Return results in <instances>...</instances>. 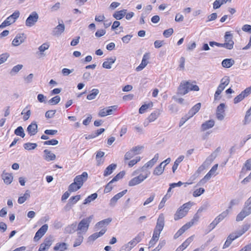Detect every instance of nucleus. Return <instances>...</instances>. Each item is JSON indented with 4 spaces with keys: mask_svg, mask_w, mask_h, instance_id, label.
Instances as JSON below:
<instances>
[{
    "mask_svg": "<svg viewBox=\"0 0 251 251\" xmlns=\"http://www.w3.org/2000/svg\"><path fill=\"white\" fill-rule=\"evenodd\" d=\"M199 87L197 85H193L188 81H182L177 89V94L180 95H184L189 91H198Z\"/></svg>",
    "mask_w": 251,
    "mask_h": 251,
    "instance_id": "1",
    "label": "nucleus"
},
{
    "mask_svg": "<svg viewBox=\"0 0 251 251\" xmlns=\"http://www.w3.org/2000/svg\"><path fill=\"white\" fill-rule=\"evenodd\" d=\"M93 218V216L91 215L88 217L84 218L81 220L77 226V230L82 232H86L89 226V225Z\"/></svg>",
    "mask_w": 251,
    "mask_h": 251,
    "instance_id": "2",
    "label": "nucleus"
},
{
    "mask_svg": "<svg viewBox=\"0 0 251 251\" xmlns=\"http://www.w3.org/2000/svg\"><path fill=\"white\" fill-rule=\"evenodd\" d=\"M251 214V205L250 206H246L244 204V207L241 211L236 216V220L237 222L242 221L245 217Z\"/></svg>",
    "mask_w": 251,
    "mask_h": 251,
    "instance_id": "3",
    "label": "nucleus"
},
{
    "mask_svg": "<svg viewBox=\"0 0 251 251\" xmlns=\"http://www.w3.org/2000/svg\"><path fill=\"white\" fill-rule=\"evenodd\" d=\"M149 176V173H147L145 175L142 174L139 175L138 176L132 178L128 182L129 186H133L140 184L146 179Z\"/></svg>",
    "mask_w": 251,
    "mask_h": 251,
    "instance_id": "4",
    "label": "nucleus"
},
{
    "mask_svg": "<svg viewBox=\"0 0 251 251\" xmlns=\"http://www.w3.org/2000/svg\"><path fill=\"white\" fill-rule=\"evenodd\" d=\"M39 16L36 12H32L25 21V25L27 26L31 27L34 25L37 22Z\"/></svg>",
    "mask_w": 251,
    "mask_h": 251,
    "instance_id": "5",
    "label": "nucleus"
},
{
    "mask_svg": "<svg viewBox=\"0 0 251 251\" xmlns=\"http://www.w3.org/2000/svg\"><path fill=\"white\" fill-rule=\"evenodd\" d=\"M251 93V88H247L234 99V103H237L248 97Z\"/></svg>",
    "mask_w": 251,
    "mask_h": 251,
    "instance_id": "6",
    "label": "nucleus"
},
{
    "mask_svg": "<svg viewBox=\"0 0 251 251\" xmlns=\"http://www.w3.org/2000/svg\"><path fill=\"white\" fill-rule=\"evenodd\" d=\"M88 177V175L87 172H84L80 175L76 176L74 181L76 182V183L80 187H82L83 183L87 180Z\"/></svg>",
    "mask_w": 251,
    "mask_h": 251,
    "instance_id": "7",
    "label": "nucleus"
},
{
    "mask_svg": "<svg viewBox=\"0 0 251 251\" xmlns=\"http://www.w3.org/2000/svg\"><path fill=\"white\" fill-rule=\"evenodd\" d=\"M164 217L163 214H160L157 220L156 225L154 229L161 233L164 226Z\"/></svg>",
    "mask_w": 251,
    "mask_h": 251,
    "instance_id": "8",
    "label": "nucleus"
},
{
    "mask_svg": "<svg viewBox=\"0 0 251 251\" xmlns=\"http://www.w3.org/2000/svg\"><path fill=\"white\" fill-rule=\"evenodd\" d=\"M225 104L220 103L217 107L216 110V117L220 120L222 121L224 119Z\"/></svg>",
    "mask_w": 251,
    "mask_h": 251,
    "instance_id": "9",
    "label": "nucleus"
},
{
    "mask_svg": "<svg viewBox=\"0 0 251 251\" xmlns=\"http://www.w3.org/2000/svg\"><path fill=\"white\" fill-rule=\"evenodd\" d=\"M224 39L226 44L227 45H229L228 50H231L233 48L234 42L232 40L233 35L230 33L229 31H226L225 33V35L224 36Z\"/></svg>",
    "mask_w": 251,
    "mask_h": 251,
    "instance_id": "10",
    "label": "nucleus"
},
{
    "mask_svg": "<svg viewBox=\"0 0 251 251\" xmlns=\"http://www.w3.org/2000/svg\"><path fill=\"white\" fill-rule=\"evenodd\" d=\"M150 58V55L148 53L144 54L141 63L136 68L137 72L142 70L148 64V60Z\"/></svg>",
    "mask_w": 251,
    "mask_h": 251,
    "instance_id": "11",
    "label": "nucleus"
},
{
    "mask_svg": "<svg viewBox=\"0 0 251 251\" xmlns=\"http://www.w3.org/2000/svg\"><path fill=\"white\" fill-rule=\"evenodd\" d=\"M25 39L24 34H18L13 39L12 45L13 46H18L23 43Z\"/></svg>",
    "mask_w": 251,
    "mask_h": 251,
    "instance_id": "12",
    "label": "nucleus"
},
{
    "mask_svg": "<svg viewBox=\"0 0 251 251\" xmlns=\"http://www.w3.org/2000/svg\"><path fill=\"white\" fill-rule=\"evenodd\" d=\"M117 107V105H114L109 107L108 109H106L105 108L101 109L99 113V116L103 117L107 115H111L113 112V109L115 110Z\"/></svg>",
    "mask_w": 251,
    "mask_h": 251,
    "instance_id": "13",
    "label": "nucleus"
},
{
    "mask_svg": "<svg viewBox=\"0 0 251 251\" xmlns=\"http://www.w3.org/2000/svg\"><path fill=\"white\" fill-rule=\"evenodd\" d=\"M127 191V190H124L123 191L115 195L111 199L109 205L111 206H115L118 200L122 197L125 194H126Z\"/></svg>",
    "mask_w": 251,
    "mask_h": 251,
    "instance_id": "14",
    "label": "nucleus"
},
{
    "mask_svg": "<svg viewBox=\"0 0 251 251\" xmlns=\"http://www.w3.org/2000/svg\"><path fill=\"white\" fill-rule=\"evenodd\" d=\"M65 30V25L63 24H59L52 31L51 34L54 36H59Z\"/></svg>",
    "mask_w": 251,
    "mask_h": 251,
    "instance_id": "15",
    "label": "nucleus"
},
{
    "mask_svg": "<svg viewBox=\"0 0 251 251\" xmlns=\"http://www.w3.org/2000/svg\"><path fill=\"white\" fill-rule=\"evenodd\" d=\"M47 230V224L43 225L36 233L34 237L35 241L39 240L46 233Z\"/></svg>",
    "mask_w": 251,
    "mask_h": 251,
    "instance_id": "16",
    "label": "nucleus"
},
{
    "mask_svg": "<svg viewBox=\"0 0 251 251\" xmlns=\"http://www.w3.org/2000/svg\"><path fill=\"white\" fill-rule=\"evenodd\" d=\"M230 82V79L229 76H225L220 81V84L218 86L217 89H219L220 90L223 91L226 86L228 85L229 83Z\"/></svg>",
    "mask_w": 251,
    "mask_h": 251,
    "instance_id": "17",
    "label": "nucleus"
},
{
    "mask_svg": "<svg viewBox=\"0 0 251 251\" xmlns=\"http://www.w3.org/2000/svg\"><path fill=\"white\" fill-rule=\"evenodd\" d=\"M112 219L111 218H108L105 219H104L102 221H100L97 223L95 226V228L97 230L99 228H102L105 226H107L110 224V223L112 221Z\"/></svg>",
    "mask_w": 251,
    "mask_h": 251,
    "instance_id": "18",
    "label": "nucleus"
},
{
    "mask_svg": "<svg viewBox=\"0 0 251 251\" xmlns=\"http://www.w3.org/2000/svg\"><path fill=\"white\" fill-rule=\"evenodd\" d=\"M187 212H186V211L180 206L174 215L175 220L177 221L182 218L187 214Z\"/></svg>",
    "mask_w": 251,
    "mask_h": 251,
    "instance_id": "19",
    "label": "nucleus"
},
{
    "mask_svg": "<svg viewBox=\"0 0 251 251\" xmlns=\"http://www.w3.org/2000/svg\"><path fill=\"white\" fill-rule=\"evenodd\" d=\"M27 131L30 136L35 135L37 132V125L35 123H32L27 126Z\"/></svg>",
    "mask_w": 251,
    "mask_h": 251,
    "instance_id": "20",
    "label": "nucleus"
},
{
    "mask_svg": "<svg viewBox=\"0 0 251 251\" xmlns=\"http://www.w3.org/2000/svg\"><path fill=\"white\" fill-rule=\"evenodd\" d=\"M162 111V110L157 109L152 112L148 118L149 122H152L154 121L160 116Z\"/></svg>",
    "mask_w": 251,
    "mask_h": 251,
    "instance_id": "21",
    "label": "nucleus"
},
{
    "mask_svg": "<svg viewBox=\"0 0 251 251\" xmlns=\"http://www.w3.org/2000/svg\"><path fill=\"white\" fill-rule=\"evenodd\" d=\"M1 177L4 182L7 185L10 184L13 179V176L12 174L5 173L4 172H3Z\"/></svg>",
    "mask_w": 251,
    "mask_h": 251,
    "instance_id": "22",
    "label": "nucleus"
},
{
    "mask_svg": "<svg viewBox=\"0 0 251 251\" xmlns=\"http://www.w3.org/2000/svg\"><path fill=\"white\" fill-rule=\"evenodd\" d=\"M106 61H104L102 64V67L105 69H110L111 68V65L113 64L116 60V58L115 56L108 58Z\"/></svg>",
    "mask_w": 251,
    "mask_h": 251,
    "instance_id": "23",
    "label": "nucleus"
},
{
    "mask_svg": "<svg viewBox=\"0 0 251 251\" xmlns=\"http://www.w3.org/2000/svg\"><path fill=\"white\" fill-rule=\"evenodd\" d=\"M116 167L117 164L114 163L111 164L108 166L104 171V176H107L112 174L113 171L116 169Z\"/></svg>",
    "mask_w": 251,
    "mask_h": 251,
    "instance_id": "24",
    "label": "nucleus"
},
{
    "mask_svg": "<svg viewBox=\"0 0 251 251\" xmlns=\"http://www.w3.org/2000/svg\"><path fill=\"white\" fill-rule=\"evenodd\" d=\"M201 107V103L200 102L197 103L189 111L187 114L189 117H192L200 110Z\"/></svg>",
    "mask_w": 251,
    "mask_h": 251,
    "instance_id": "25",
    "label": "nucleus"
},
{
    "mask_svg": "<svg viewBox=\"0 0 251 251\" xmlns=\"http://www.w3.org/2000/svg\"><path fill=\"white\" fill-rule=\"evenodd\" d=\"M214 125V121L213 120H209L201 125V129L202 131H205L213 127Z\"/></svg>",
    "mask_w": 251,
    "mask_h": 251,
    "instance_id": "26",
    "label": "nucleus"
},
{
    "mask_svg": "<svg viewBox=\"0 0 251 251\" xmlns=\"http://www.w3.org/2000/svg\"><path fill=\"white\" fill-rule=\"evenodd\" d=\"M236 238H237V237L236 236L234 233H232L229 235L223 246V249H225L228 247L232 243V242Z\"/></svg>",
    "mask_w": 251,
    "mask_h": 251,
    "instance_id": "27",
    "label": "nucleus"
},
{
    "mask_svg": "<svg viewBox=\"0 0 251 251\" xmlns=\"http://www.w3.org/2000/svg\"><path fill=\"white\" fill-rule=\"evenodd\" d=\"M159 158V155L158 153H156L154 157L151 159L150 161L146 163L144 166L142 168V170H143L144 168H151L154 164L157 162Z\"/></svg>",
    "mask_w": 251,
    "mask_h": 251,
    "instance_id": "28",
    "label": "nucleus"
},
{
    "mask_svg": "<svg viewBox=\"0 0 251 251\" xmlns=\"http://www.w3.org/2000/svg\"><path fill=\"white\" fill-rule=\"evenodd\" d=\"M77 223L75 222L70 225H68L65 228L64 232L66 233L71 234L75 232L77 230Z\"/></svg>",
    "mask_w": 251,
    "mask_h": 251,
    "instance_id": "29",
    "label": "nucleus"
},
{
    "mask_svg": "<svg viewBox=\"0 0 251 251\" xmlns=\"http://www.w3.org/2000/svg\"><path fill=\"white\" fill-rule=\"evenodd\" d=\"M235 61L232 58H226L224 59L222 62V65L224 68H229L233 66Z\"/></svg>",
    "mask_w": 251,
    "mask_h": 251,
    "instance_id": "30",
    "label": "nucleus"
},
{
    "mask_svg": "<svg viewBox=\"0 0 251 251\" xmlns=\"http://www.w3.org/2000/svg\"><path fill=\"white\" fill-rule=\"evenodd\" d=\"M106 229L105 228L102 229L99 232H95L92 234L89 237V241H94L99 237L103 235L106 232Z\"/></svg>",
    "mask_w": 251,
    "mask_h": 251,
    "instance_id": "31",
    "label": "nucleus"
},
{
    "mask_svg": "<svg viewBox=\"0 0 251 251\" xmlns=\"http://www.w3.org/2000/svg\"><path fill=\"white\" fill-rule=\"evenodd\" d=\"M250 226L251 225L249 224H245L242 226L241 230L237 231L235 232H234V233L235 234L237 238H238L242 235H243L244 233H245L247 230H248Z\"/></svg>",
    "mask_w": 251,
    "mask_h": 251,
    "instance_id": "32",
    "label": "nucleus"
},
{
    "mask_svg": "<svg viewBox=\"0 0 251 251\" xmlns=\"http://www.w3.org/2000/svg\"><path fill=\"white\" fill-rule=\"evenodd\" d=\"M126 9H123L120 11H116L113 15V16L116 20H121L126 15Z\"/></svg>",
    "mask_w": 251,
    "mask_h": 251,
    "instance_id": "33",
    "label": "nucleus"
},
{
    "mask_svg": "<svg viewBox=\"0 0 251 251\" xmlns=\"http://www.w3.org/2000/svg\"><path fill=\"white\" fill-rule=\"evenodd\" d=\"M47 49V44L46 43H44L39 47V52L36 53L39 58H41L45 56V54L44 52Z\"/></svg>",
    "mask_w": 251,
    "mask_h": 251,
    "instance_id": "34",
    "label": "nucleus"
},
{
    "mask_svg": "<svg viewBox=\"0 0 251 251\" xmlns=\"http://www.w3.org/2000/svg\"><path fill=\"white\" fill-rule=\"evenodd\" d=\"M162 163H160L155 168L153 173L154 175L159 176L163 173L165 166H162Z\"/></svg>",
    "mask_w": 251,
    "mask_h": 251,
    "instance_id": "35",
    "label": "nucleus"
},
{
    "mask_svg": "<svg viewBox=\"0 0 251 251\" xmlns=\"http://www.w3.org/2000/svg\"><path fill=\"white\" fill-rule=\"evenodd\" d=\"M251 122V107L247 110L246 113L244 120H243L244 125L249 124Z\"/></svg>",
    "mask_w": 251,
    "mask_h": 251,
    "instance_id": "36",
    "label": "nucleus"
},
{
    "mask_svg": "<svg viewBox=\"0 0 251 251\" xmlns=\"http://www.w3.org/2000/svg\"><path fill=\"white\" fill-rule=\"evenodd\" d=\"M29 197L30 192L28 190H26L23 196H21L19 198L18 202L20 204H22Z\"/></svg>",
    "mask_w": 251,
    "mask_h": 251,
    "instance_id": "37",
    "label": "nucleus"
},
{
    "mask_svg": "<svg viewBox=\"0 0 251 251\" xmlns=\"http://www.w3.org/2000/svg\"><path fill=\"white\" fill-rule=\"evenodd\" d=\"M98 197L97 193H93L89 196L84 201L83 204H87L92 201L95 200Z\"/></svg>",
    "mask_w": 251,
    "mask_h": 251,
    "instance_id": "38",
    "label": "nucleus"
},
{
    "mask_svg": "<svg viewBox=\"0 0 251 251\" xmlns=\"http://www.w3.org/2000/svg\"><path fill=\"white\" fill-rule=\"evenodd\" d=\"M100 91L98 89H93L91 91V93L87 96V99L89 100H92L96 98V96L99 94Z\"/></svg>",
    "mask_w": 251,
    "mask_h": 251,
    "instance_id": "39",
    "label": "nucleus"
},
{
    "mask_svg": "<svg viewBox=\"0 0 251 251\" xmlns=\"http://www.w3.org/2000/svg\"><path fill=\"white\" fill-rule=\"evenodd\" d=\"M81 187H80L79 185L77 184V183H76V182H75L74 181V182L71 183L68 187V191L70 192H75L81 188Z\"/></svg>",
    "mask_w": 251,
    "mask_h": 251,
    "instance_id": "40",
    "label": "nucleus"
},
{
    "mask_svg": "<svg viewBox=\"0 0 251 251\" xmlns=\"http://www.w3.org/2000/svg\"><path fill=\"white\" fill-rule=\"evenodd\" d=\"M77 234V237L75 239L73 245L74 247H76L80 245L83 240V237L81 235L80 231L78 232Z\"/></svg>",
    "mask_w": 251,
    "mask_h": 251,
    "instance_id": "41",
    "label": "nucleus"
},
{
    "mask_svg": "<svg viewBox=\"0 0 251 251\" xmlns=\"http://www.w3.org/2000/svg\"><path fill=\"white\" fill-rule=\"evenodd\" d=\"M184 156L183 155L179 156L175 161L174 165L172 167V171L175 173L177 169L179 164L184 159Z\"/></svg>",
    "mask_w": 251,
    "mask_h": 251,
    "instance_id": "42",
    "label": "nucleus"
},
{
    "mask_svg": "<svg viewBox=\"0 0 251 251\" xmlns=\"http://www.w3.org/2000/svg\"><path fill=\"white\" fill-rule=\"evenodd\" d=\"M23 65L22 64H18L13 67L10 72V74L12 76L15 75L23 68Z\"/></svg>",
    "mask_w": 251,
    "mask_h": 251,
    "instance_id": "43",
    "label": "nucleus"
},
{
    "mask_svg": "<svg viewBox=\"0 0 251 251\" xmlns=\"http://www.w3.org/2000/svg\"><path fill=\"white\" fill-rule=\"evenodd\" d=\"M229 212V209H226L218 216L215 219L217 220L218 222L220 223L228 215Z\"/></svg>",
    "mask_w": 251,
    "mask_h": 251,
    "instance_id": "44",
    "label": "nucleus"
},
{
    "mask_svg": "<svg viewBox=\"0 0 251 251\" xmlns=\"http://www.w3.org/2000/svg\"><path fill=\"white\" fill-rule=\"evenodd\" d=\"M194 235H192L187 238L179 247L181 249H183V250L186 249L189 245L191 243L193 240Z\"/></svg>",
    "mask_w": 251,
    "mask_h": 251,
    "instance_id": "45",
    "label": "nucleus"
},
{
    "mask_svg": "<svg viewBox=\"0 0 251 251\" xmlns=\"http://www.w3.org/2000/svg\"><path fill=\"white\" fill-rule=\"evenodd\" d=\"M14 23V20H12L11 18L8 17L0 25V28H3L6 26L10 25L11 24Z\"/></svg>",
    "mask_w": 251,
    "mask_h": 251,
    "instance_id": "46",
    "label": "nucleus"
},
{
    "mask_svg": "<svg viewBox=\"0 0 251 251\" xmlns=\"http://www.w3.org/2000/svg\"><path fill=\"white\" fill-rule=\"evenodd\" d=\"M14 133L17 135L19 136L22 138H24L25 136V133L24 132V130L22 126H18L14 131Z\"/></svg>",
    "mask_w": 251,
    "mask_h": 251,
    "instance_id": "47",
    "label": "nucleus"
},
{
    "mask_svg": "<svg viewBox=\"0 0 251 251\" xmlns=\"http://www.w3.org/2000/svg\"><path fill=\"white\" fill-rule=\"evenodd\" d=\"M251 170V158L247 160L242 168V172H246Z\"/></svg>",
    "mask_w": 251,
    "mask_h": 251,
    "instance_id": "48",
    "label": "nucleus"
},
{
    "mask_svg": "<svg viewBox=\"0 0 251 251\" xmlns=\"http://www.w3.org/2000/svg\"><path fill=\"white\" fill-rule=\"evenodd\" d=\"M37 146L36 143H26L24 144V147L25 150H34Z\"/></svg>",
    "mask_w": 251,
    "mask_h": 251,
    "instance_id": "49",
    "label": "nucleus"
},
{
    "mask_svg": "<svg viewBox=\"0 0 251 251\" xmlns=\"http://www.w3.org/2000/svg\"><path fill=\"white\" fill-rule=\"evenodd\" d=\"M125 172L124 171L120 172L118 173L111 180V182H114L117 181L119 179L122 178L125 175Z\"/></svg>",
    "mask_w": 251,
    "mask_h": 251,
    "instance_id": "50",
    "label": "nucleus"
},
{
    "mask_svg": "<svg viewBox=\"0 0 251 251\" xmlns=\"http://www.w3.org/2000/svg\"><path fill=\"white\" fill-rule=\"evenodd\" d=\"M81 198V196L80 195H77L75 196H73L70 198L69 200V202L74 205Z\"/></svg>",
    "mask_w": 251,
    "mask_h": 251,
    "instance_id": "51",
    "label": "nucleus"
},
{
    "mask_svg": "<svg viewBox=\"0 0 251 251\" xmlns=\"http://www.w3.org/2000/svg\"><path fill=\"white\" fill-rule=\"evenodd\" d=\"M207 167V166L205 165V164H203L202 163V164L201 165L199 168L198 169V170H197V171L195 172V173L194 174V176H195V177H198L200 174L204 170L206 169V168Z\"/></svg>",
    "mask_w": 251,
    "mask_h": 251,
    "instance_id": "52",
    "label": "nucleus"
},
{
    "mask_svg": "<svg viewBox=\"0 0 251 251\" xmlns=\"http://www.w3.org/2000/svg\"><path fill=\"white\" fill-rule=\"evenodd\" d=\"M60 100V97L59 96H56L51 98L48 101V102L52 105L57 104Z\"/></svg>",
    "mask_w": 251,
    "mask_h": 251,
    "instance_id": "53",
    "label": "nucleus"
},
{
    "mask_svg": "<svg viewBox=\"0 0 251 251\" xmlns=\"http://www.w3.org/2000/svg\"><path fill=\"white\" fill-rule=\"evenodd\" d=\"M150 105H152V103L151 102V103H149L147 104H145L142 105L139 109V113L140 114L144 113L145 112V111L150 107Z\"/></svg>",
    "mask_w": 251,
    "mask_h": 251,
    "instance_id": "54",
    "label": "nucleus"
},
{
    "mask_svg": "<svg viewBox=\"0 0 251 251\" xmlns=\"http://www.w3.org/2000/svg\"><path fill=\"white\" fill-rule=\"evenodd\" d=\"M205 191V190L203 188H200L196 190L193 194V196L194 197H197L201 196L202 194H203Z\"/></svg>",
    "mask_w": 251,
    "mask_h": 251,
    "instance_id": "55",
    "label": "nucleus"
},
{
    "mask_svg": "<svg viewBox=\"0 0 251 251\" xmlns=\"http://www.w3.org/2000/svg\"><path fill=\"white\" fill-rule=\"evenodd\" d=\"M144 235H145V232H140L133 239L137 244V243H139L141 241V240L142 239V238L144 236Z\"/></svg>",
    "mask_w": 251,
    "mask_h": 251,
    "instance_id": "56",
    "label": "nucleus"
},
{
    "mask_svg": "<svg viewBox=\"0 0 251 251\" xmlns=\"http://www.w3.org/2000/svg\"><path fill=\"white\" fill-rule=\"evenodd\" d=\"M134 155H135V153L130 150L125 155L124 159L125 160H128L132 158Z\"/></svg>",
    "mask_w": 251,
    "mask_h": 251,
    "instance_id": "57",
    "label": "nucleus"
},
{
    "mask_svg": "<svg viewBox=\"0 0 251 251\" xmlns=\"http://www.w3.org/2000/svg\"><path fill=\"white\" fill-rule=\"evenodd\" d=\"M193 202L189 201L183 204L182 206H181V208H182L184 210L186 211V212H188L190 207L193 205Z\"/></svg>",
    "mask_w": 251,
    "mask_h": 251,
    "instance_id": "58",
    "label": "nucleus"
},
{
    "mask_svg": "<svg viewBox=\"0 0 251 251\" xmlns=\"http://www.w3.org/2000/svg\"><path fill=\"white\" fill-rule=\"evenodd\" d=\"M155 194L154 193H151L150 195V196L149 198H148L144 202L143 205L144 206L147 205L149 203H150L151 202H152L155 198Z\"/></svg>",
    "mask_w": 251,
    "mask_h": 251,
    "instance_id": "59",
    "label": "nucleus"
},
{
    "mask_svg": "<svg viewBox=\"0 0 251 251\" xmlns=\"http://www.w3.org/2000/svg\"><path fill=\"white\" fill-rule=\"evenodd\" d=\"M174 32V30L172 28H170L168 29L165 30L163 32V36L166 38H168L171 36Z\"/></svg>",
    "mask_w": 251,
    "mask_h": 251,
    "instance_id": "60",
    "label": "nucleus"
},
{
    "mask_svg": "<svg viewBox=\"0 0 251 251\" xmlns=\"http://www.w3.org/2000/svg\"><path fill=\"white\" fill-rule=\"evenodd\" d=\"M9 54L8 53H5L0 55V64L5 62L9 57Z\"/></svg>",
    "mask_w": 251,
    "mask_h": 251,
    "instance_id": "61",
    "label": "nucleus"
},
{
    "mask_svg": "<svg viewBox=\"0 0 251 251\" xmlns=\"http://www.w3.org/2000/svg\"><path fill=\"white\" fill-rule=\"evenodd\" d=\"M143 148V146H136L132 148L131 150L135 153V155L140 153L141 150Z\"/></svg>",
    "mask_w": 251,
    "mask_h": 251,
    "instance_id": "62",
    "label": "nucleus"
},
{
    "mask_svg": "<svg viewBox=\"0 0 251 251\" xmlns=\"http://www.w3.org/2000/svg\"><path fill=\"white\" fill-rule=\"evenodd\" d=\"M141 159L140 157H136L135 159L130 160L128 164L129 167H132L137 162H138Z\"/></svg>",
    "mask_w": 251,
    "mask_h": 251,
    "instance_id": "63",
    "label": "nucleus"
},
{
    "mask_svg": "<svg viewBox=\"0 0 251 251\" xmlns=\"http://www.w3.org/2000/svg\"><path fill=\"white\" fill-rule=\"evenodd\" d=\"M113 182H111V181L109 182L105 186V187L104 190V193H107L110 192L112 190V186L111 185V184Z\"/></svg>",
    "mask_w": 251,
    "mask_h": 251,
    "instance_id": "64",
    "label": "nucleus"
}]
</instances>
